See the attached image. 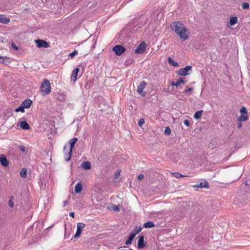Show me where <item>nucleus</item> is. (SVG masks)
<instances>
[{
  "label": "nucleus",
  "mask_w": 250,
  "mask_h": 250,
  "mask_svg": "<svg viewBox=\"0 0 250 250\" xmlns=\"http://www.w3.org/2000/svg\"><path fill=\"white\" fill-rule=\"evenodd\" d=\"M203 111V110L196 111L194 115V118L196 119H200L201 117Z\"/></svg>",
  "instance_id": "nucleus-27"
},
{
  "label": "nucleus",
  "mask_w": 250,
  "mask_h": 250,
  "mask_svg": "<svg viewBox=\"0 0 250 250\" xmlns=\"http://www.w3.org/2000/svg\"><path fill=\"white\" fill-rule=\"evenodd\" d=\"M193 187L200 188H208L209 185H208V183L207 181H204L203 182H201L199 184H197L196 185L193 186Z\"/></svg>",
  "instance_id": "nucleus-10"
},
{
  "label": "nucleus",
  "mask_w": 250,
  "mask_h": 250,
  "mask_svg": "<svg viewBox=\"0 0 250 250\" xmlns=\"http://www.w3.org/2000/svg\"><path fill=\"white\" fill-rule=\"evenodd\" d=\"M193 90V88L192 87H190V88H188L187 89H186L185 90V92H191Z\"/></svg>",
  "instance_id": "nucleus-42"
},
{
  "label": "nucleus",
  "mask_w": 250,
  "mask_h": 250,
  "mask_svg": "<svg viewBox=\"0 0 250 250\" xmlns=\"http://www.w3.org/2000/svg\"><path fill=\"white\" fill-rule=\"evenodd\" d=\"M120 174V171H117L115 173V178L118 179Z\"/></svg>",
  "instance_id": "nucleus-39"
},
{
  "label": "nucleus",
  "mask_w": 250,
  "mask_h": 250,
  "mask_svg": "<svg viewBox=\"0 0 250 250\" xmlns=\"http://www.w3.org/2000/svg\"><path fill=\"white\" fill-rule=\"evenodd\" d=\"M69 215L74 218L75 216V213L74 212H71L69 213Z\"/></svg>",
  "instance_id": "nucleus-45"
},
{
  "label": "nucleus",
  "mask_w": 250,
  "mask_h": 250,
  "mask_svg": "<svg viewBox=\"0 0 250 250\" xmlns=\"http://www.w3.org/2000/svg\"><path fill=\"white\" fill-rule=\"evenodd\" d=\"M158 250H162V249H160L159 247L158 248Z\"/></svg>",
  "instance_id": "nucleus-48"
},
{
  "label": "nucleus",
  "mask_w": 250,
  "mask_h": 250,
  "mask_svg": "<svg viewBox=\"0 0 250 250\" xmlns=\"http://www.w3.org/2000/svg\"><path fill=\"white\" fill-rule=\"evenodd\" d=\"M82 189V185L80 183H78L76 184L75 187V191L77 193H80Z\"/></svg>",
  "instance_id": "nucleus-22"
},
{
  "label": "nucleus",
  "mask_w": 250,
  "mask_h": 250,
  "mask_svg": "<svg viewBox=\"0 0 250 250\" xmlns=\"http://www.w3.org/2000/svg\"><path fill=\"white\" fill-rule=\"evenodd\" d=\"M135 237V234H133V233L131 232L129 234V236L127 239V240L125 241V245H129L131 244V242Z\"/></svg>",
  "instance_id": "nucleus-20"
},
{
  "label": "nucleus",
  "mask_w": 250,
  "mask_h": 250,
  "mask_svg": "<svg viewBox=\"0 0 250 250\" xmlns=\"http://www.w3.org/2000/svg\"><path fill=\"white\" fill-rule=\"evenodd\" d=\"M191 66L190 65H187L183 68L180 69L177 73L180 76H186L190 74V71H191Z\"/></svg>",
  "instance_id": "nucleus-3"
},
{
  "label": "nucleus",
  "mask_w": 250,
  "mask_h": 250,
  "mask_svg": "<svg viewBox=\"0 0 250 250\" xmlns=\"http://www.w3.org/2000/svg\"><path fill=\"white\" fill-rule=\"evenodd\" d=\"M146 245V243L144 241V236L141 235L139 237L138 242V248L141 249L144 248Z\"/></svg>",
  "instance_id": "nucleus-12"
},
{
  "label": "nucleus",
  "mask_w": 250,
  "mask_h": 250,
  "mask_svg": "<svg viewBox=\"0 0 250 250\" xmlns=\"http://www.w3.org/2000/svg\"><path fill=\"white\" fill-rule=\"evenodd\" d=\"M239 121L240 122H244L248 119V116L247 114H241V116L238 118Z\"/></svg>",
  "instance_id": "nucleus-26"
},
{
  "label": "nucleus",
  "mask_w": 250,
  "mask_h": 250,
  "mask_svg": "<svg viewBox=\"0 0 250 250\" xmlns=\"http://www.w3.org/2000/svg\"><path fill=\"white\" fill-rule=\"evenodd\" d=\"M165 133L166 135H168L170 134L171 130H170V128L168 126H167L166 127L165 130Z\"/></svg>",
  "instance_id": "nucleus-35"
},
{
  "label": "nucleus",
  "mask_w": 250,
  "mask_h": 250,
  "mask_svg": "<svg viewBox=\"0 0 250 250\" xmlns=\"http://www.w3.org/2000/svg\"><path fill=\"white\" fill-rule=\"evenodd\" d=\"M125 48L121 45H116L112 49V50L117 56L121 55L125 51Z\"/></svg>",
  "instance_id": "nucleus-4"
},
{
  "label": "nucleus",
  "mask_w": 250,
  "mask_h": 250,
  "mask_svg": "<svg viewBox=\"0 0 250 250\" xmlns=\"http://www.w3.org/2000/svg\"><path fill=\"white\" fill-rule=\"evenodd\" d=\"M168 62L169 64L173 66H178L179 65L178 63L177 62L174 61L171 57H169L168 58Z\"/></svg>",
  "instance_id": "nucleus-24"
},
{
  "label": "nucleus",
  "mask_w": 250,
  "mask_h": 250,
  "mask_svg": "<svg viewBox=\"0 0 250 250\" xmlns=\"http://www.w3.org/2000/svg\"><path fill=\"white\" fill-rule=\"evenodd\" d=\"M0 163L2 166L6 167L9 166V162L4 155H1L0 156Z\"/></svg>",
  "instance_id": "nucleus-11"
},
{
  "label": "nucleus",
  "mask_w": 250,
  "mask_h": 250,
  "mask_svg": "<svg viewBox=\"0 0 250 250\" xmlns=\"http://www.w3.org/2000/svg\"><path fill=\"white\" fill-rule=\"evenodd\" d=\"M0 62L3 63L5 64H8L11 62L8 57L2 56V59H0Z\"/></svg>",
  "instance_id": "nucleus-25"
},
{
  "label": "nucleus",
  "mask_w": 250,
  "mask_h": 250,
  "mask_svg": "<svg viewBox=\"0 0 250 250\" xmlns=\"http://www.w3.org/2000/svg\"><path fill=\"white\" fill-rule=\"evenodd\" d=\"M85 227V224L82 223H79L77 226V231L74 235V238H78L81 234L83 229Z\"/></svg>",
  "instance_id": "nucleus-6"
},
{
  "label": "nucleus",
  "mask_w": 250,
  "mask_h": 250,
  "mask_svg": "<svg viewBox=\"0 0 250 250\" xmlns=\"http://www.w3.org/2000/svg\"><path fill=\"white\" fill-rule=\"evenodd\" d=\"M24 108H25L23 107V106L21 104V105L19 107L15 109V111L16 112L21 111L22 113H24L25 112Z\"/></svg>",
  "instance_id": "nucleus-30"
},
{
  "label": "nucleus",
  "mask_w": 250,
  "mask_h": 250,
  "mask_svg": "<svg viewBox=\"0 0 250 250\" xmlns=\"http://www.w3.org/2000/svg\"><path fill=\"white\" fill-rule=\"evenodd\" d=\"M26 173H27L26 169L25 168H23L20 171V175L21 177L25 178L26 177V175H27Z\"/></svg>",
  "instance_id": "nucleus-29"
},
{
  "label": "nucleus",
  "mask_w": 250,
  "mask_h": 250,
  "mask_svg": "<svg viewBox=\"0 0 250 250\" xmlns=\"http://www.w3.org/2000/svg\"><path fill=\"white\" fill-rule=\"evenodd\" d=\"M142 229L141 227H136L135 228V230L133 231H132L131 232L133 233V234H135V235L136 236L137 233L141 231Z\"/></svg>",
  "instance_id": "nucleus-31"
},
{
  "label": "nucleus",
  "mask_w": 250,
  "mask_h": 250,
  "mask_svg": "<svg viewBox=\"0 0 250 250\" xmlns=\"http://www.w3.org/2000/svg\"><path fill=\"white\" fill-rule=\"evenodd\" d=\"M170 27L183 41H186L188 38V30L182 22L179 21L173 22L171 23Z\"/></svg>",
  "instance_id": "nucleus-1"
},
{
  "label": "nucleus",
  "mask_w": 250,
  "mask_h": 250,
  "mask_svg": "<svg viewBox=\"0 0 250 250\" xmlns=\"http://www.w3.org/2000/svg\"><path fill=\"white\" fill-rule=\"evenodd\" d=\"M144 178V175H143V174H140V175H138L137 179H138V180H142Z\"/></svg>",
  "instance_id": "nucleus-43"
},
{
  "label": "nucleus",
  "mask_w": 250,
  "mask_h": 250,
  "mask_svg": "<svg viewBox=\"0 0 250 250\" xmlns=\"http://www.w3.org/2000/svg\"><path fill=\"white\" fill-rule=\"evenodd\" d=\"M63 150L64 152V159L66 161H69L71 158L72 150L67 148L66 146H64Z\"/></svg>",
  "instance_id": "nucleus-9"
},
{
  "label": "nucleus",
  "mask_w": 250,
  "mask_h": 250,
  "mask_svg": "<svg viewBox=\"0 0 250 250\" xmlns=\"http://www.w3.org/2000/svg\"><path fill=\"white\" fill-rule=\"evenodd\" d=\"M20 149L22 152L25 151V147L23 146H20Z\"/></svg>",
  "instance_id": "nucleus-44"
},
{
  "label": "nucleus",
  "mask_w": 250,
  "mask_h": 250,
  "mask_svg": "<svg viewBox=\"0 0 250 250\" xmlns=\"http://www.w3.org/2000/svg\"><path fill=\"white\" fill-rule=\"evenodd\" d=\"M77 54H78V51L75 50L69 54V56L71 58H73L74 56Z\"/></svg>",
  "instance_id": "nucleus-37"
},
{
  "label": "nucleus",
  "mask_w": 250,
  "mask_h": 250,
  "mask_svg": "<svg viewBox=\"0 0 250 250\" xmlns=\"http://www.w3.org/2000/svg\"><path fill=\"white\" fill-rule=\"evenodd\" d=\"M77 140H78V139L77 138H73L71 139V140H70L69 141V143L70 144V146L69 148L67 146V148L72 150V149L74 146V145L76 143Z\"/></svg>",
  "instance_id": "nucleus-18"
},
{
  "label": "nucleus",
  "mask_w": 250,
  "mask_h": 250,
  "mask_svg": "<svg viewBox=\"0 0 250 250\" xmlns=\"http://www.w3.org/2000/svg\"><path fill=\"white\" fill-rule=\"evenodd\" d=\"M181 83L184 84L185 82L183 81V78H180L177 80L176 83L171 82V85L172 86H175L176 87H178Z\"/></svg>",
  "instance_id": "nucleus-21"
},
{
  "label": "nucleus",
  "mask_w": 250,
  "mask_h": 250,
  "mask_svg": "<svg viewBox=\"0 0 250 250\" xmlns=\"http://www.w3.org/2000/svg\"><path fill=\"white\" fill-rule=\"evenodd\" d=\"M32 104V101L29 99H26L23 101L21 104L24 108H29Z\"/></svg>",
  "instance_id": "nucleus-13"
},
{
  "label": "nucleus",
  "mask_w": 250,
  "mask_h": 250,
  "mask_svg": "<svg viewBox=\"0 0 250 250\" xmlns=\"http://www.w3.org/2000/svg\"><path fill=\"white\" fill-rule=\"evenodd\" d=\"M67 203V201H65L63 202V206L64 207Z\"/></svg>",
  "instance_id": "nucleus-47"
},
{
  "label": "nucleus",
  "mask_w": 250,
  "mask_h": 250,
  "mask_svg": "<svg viewBox=\"0 0 250 250\" xmlns=\"http://www.w3.org/2000/svg\"><path fill=\"white\" fill-rule=\"evenodd\" d=\"M154 226V223L152 221H148L144 224V227L145 228H151Z\"/></svg>",
  "instance_id": "nucleus-23"
},
{
  "label": "nucleus",
  "mask_w": 250,
  "mask_h": 250,
  "mask_svg": "<svg viewBox=\"0 0 250 250\" xmlns=\"http://www.w3.org/2000/svg\"><path fill=\"white\" fill-rule=\"evenodd\" d=\"M240 113L241 114H247V110L246 107L244 106H243L240 110Z\"/></svg>",
  "instance_id": "nucleus-33"
},
{
  "label": "nucleus",
  "mask_w": 250,
  "mask_h": 250,
  "mask_svg": "<svg viewBox=\"0 0 250 250\" xmlns=\"http://www.w3.org/2000/svg\"><path fill=\"white\" fill-rule=\"evenodd\" d=\"M10 21V19L6 17L4 15H0V22L7 24Z\"/></svg>",
  "instance_id": "nucleus-17"
},
{
  "label": "nucleus",
  "mask_w": 250,
  "mask_h": 250,
  "mask_svg": "<svg viewBox=\"0 0 250 250\" xmlns=\"http://www.w3.org/2000/svg\"><path fill=\"white\" fill-rule=\"evenodd\" d=\"M146 84V83L145 82L142 81L139 84V86L137 88V92L143 96L146 95V92L143 91V89L145 88Z\"/></svg>",
  "instance_id": "nucleus-8"
},
{
  "label": "nucleus",
  "mask_w": 250,
  "mask_h": 250,
  "mask_svg": "<svg viewBox=\"0 0 250 250\" xmlns=\"http://www.w3.org/2000/svg\"><path fill=\"white\" fill-rule=\"evenodd\" d=\"M146 44L145 42H142L135 48L134 50L135 53L142 54L145 50Z\"/></svg>",
  "instance_id": "nucleus-5"
},
{
  "label": "nucleus",
  "mask_w": 250,
  "mask_h": 250,
  "mask_svg": "<svg viewBox=\"0 0 250 250\" xmlns=\"http://www.w3.org/2000/svg\"><path fill=\"white\" fill-rule=\"evenodd\" d=\"M12 47L15 50H18L19 49L18 47L16 46L14 43H12Z\"/></svg>",
  "instance_id": "nucleus-40"
},
{
  "label": "nucleus",
  "mask_w": 250,
  "mask_h": 250,
  "mask_svg": "<svg viewBox=\"0 0 250 250\" xmlns=\"http://www.w3.org/2000/svg\"><path fill=\"white\" fill-rule=\"evenodd\" d=\"M242 7L243 9H248L250 8V5L247 2H243L242 3Z\"/></svg>",
  "instance_id": "nucleus-32"
},
{
  "label": "nucleus",
  "mask_w": 250,
  "mask_h": 250,
  "mask_svg": "<svg viewBox=\"0 0 250 250\" xmlns=\"http://www.w3.org/2000/svg\"><path fill=\"white\" fill-rule=\"evenodd\" d=\"M237 22H238V18L236 16L231 17H230V18L229 19V22L228 23V26L229 27H230L229 25L232 26V25L235 24L236 23H237Z\"/></svg>",
  "instance_id": "nucleus-14"
},
{
  "label": "nucleus",
  "mask_w": 250,
  "mask_h": 250,
  "mask_svg": "<svg viewBox=\"0 0 250 250\" xmlns=\"http://www.w3.org/2000/svg\"><path fill=\"white\" fill-rule=\"evenodd\" d=\"M242 124H241L240 122V123H238V127L239 128H241V127H242Z\"/></svg>",
  "instance_id": "nucleus-46"
},
{
  "label": "nucleus",
  "mask_w": 250,
  "mask_h": 250,
  "mask_svg": "<svg viewBox=\"0 0 250 250\" xmlns=\"http://www.w3.org/2000/svg\"><path fill=\"white\" fill-rule=\"evenodd\" d=\"M145 123V120L144 119H140L138 122V125L140 126H142Z\"/></svg>",
  "instance_id": "nucleus-36"
},
{
  "label": "nucleus",
  "mask_w": 250,
  "mask_h": 250,
  "mask_svg": "<svg viewBox=\"0 0 250 250\" xmlns=\"http://www.w3.org/2000/svg\"><path fill=\"white\" fill-rule=\"evenodd\" d=\"M82 167L84 169L88 170L91 168V165L90 162L85 161L82 164Z\"/></svg>",
  "instance_id": "nucleus-19"
},
{
  "label": "nucleus",
  "mask_w": 250,
  "mask_h": 250,
  "mask_svg": "<svg viewBox=\"0 0 250 250\" xmlns=\"http://www.w3.org/2000/svg\"><path fill=\"white\" fill-rule=\"evenodd\" d=\"M13 198V196L10 197V199L8 201V205L10 208H13L14 206V203L12 201V199Z\"/></svg>",
  "instance_id": "nucleus-34"
},
{
  "label": "nucleus",
  "mask_w": 250,
  "mask_h": 250,
  "mask_svg": "<svg viewBox=\"0 0 250 250\" xmlns=\"http://www.w3.org/2000/svg\"><path fill=\"white\" fill-rule=\"evenodd\" d=\"M41 92L43 96L48 94L51 91L50 83L48 80H45L41 87Z\"/></svg>",
  "instance_id": "nucleus-2"
},
{
  "label": "nucleus",
  "mask_w": 250,
  "mask_h": 250,
  "mask_svg": "<svg viewBox=\"0 0 250 250\" xmlns=\"http://www.w3.org/2000/svg\"><path fill=\"white\" fill-rule=\"evenodd\" d=\"M80 69L79 68H76L75 69H74L73 71H72V75H71V80L73 81H76L77 79V75H78V73Z\"/></svg>",
  "instance_id": "nucleus-15"
},
{
  "label": "nucleus",
  "mask_w": 250,
  "mask_h": 250,
  "mask_svg": "<svg viewBox=\"0 0 250 250\" xmlns=\"http://www.w3.org/2000/svg\"><path fill=\"white\" fill-rule=\"evenodd\" d=\"M112 209L113 210H114L115 211H120L119 206H117V205L113 206Z\"/></svg>",
  "instance_id": "nucleus-38"
},
{
  "label": "nucleus",
  "mask_w": 250,
  "mask_h": 250,
  "mask_svg": "<svg viewBox=\"0 0 250 250\" xmlns=\"http://www.w3.org/2000/svg\"><path fill=\"white\" fill-rule=\"evenodd\" d=\"M171 174L175 178H179L182 177H186V176L185 175H182L179 172H173L171 173Z\"/></svg>",
  "instance_id": "nucleus-28"
},
{
  "label": "nucleus",
  "mask_w": 250,
  "mask_h": 250,
  "mask_svg": "<svg viewBox=\"0 0 250 250\" xmlns=\"http://www.w3.org/2000/svg\"><path fill=\"white\" fill-rule=\"evenodd\" d=\"M35 42L37 43V46L39 48H48L49 46V43L42 40H35Z\"/></svg>",
  "instance_id": "nucleus-7"
},
{
  "label": "nucleus",
  "mask_w": 250,
  "mask_h": 250,
  "mask_svg": "<svg viewBox=\"0 0 250 250\" xmlns=\"http://www.w3.org/2000/svg\"><path fill=\"white\" fill-rule=\"evenodd\" d=\"M184 124L187 126H189V125H190V124H189V122H188V120H185L184 122Z\"/></svg>",
  "instance_id": "nucleus-41"
},
{
  "label": "nucleus",
  "mask_w": 250,
  "mask_h": 250,
  "mask_svg": "<svg viewBox=\"0 0 250 250\" xmlns=\"http://www.w3.org/2000/svg\"><path fill=\"white\" fill-rule=\"evenodd\" d=\"M19 125L21 128L24 130H28L30 129L29 125L26 121L20 122Z\"/></svg>",
  "instance_id": "nucleus-16"
}]
</instances>
